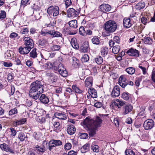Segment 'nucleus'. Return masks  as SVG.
Wrapping results in <instances>:
<instances>
[{"mask_svg": "<svg viewBox=\"0 0 155 155\" xmlns=\"http://www.w3.org/2000/svg\"><path fill=\"white\" fill-rule=\"evenodd\" d=\"M102 120L101 117H96L95 120H90L86 118L83 121V124L89 129V134L93 137L96 134L95 129L101 126Z\"/></svg>", "mask_w": 155, "mask_h": 155, "instance_id": "obj_1", "label": "nucleus"}, {"mask_svg": "<svg viewBox=\"0 0 155 155\" xmlns=\"http://www.w3.org/2000/svg\"><path fill=\"white\" fill-rule=\"evenodd\" d=\"M38 83V81H37L32 83L30 86L31 89L29 91V95L35 100L39 98L38 93H35L39 88Z\"/></svg>", "mask_w": 155, "mask_h": 155, "instance_id": "obj_2", "label": "nucleus"}, {"mask_svg": "<svg viewBox=\"0 0 155 155\" xmlns=\"http://www.w3.org/2000/svg\"><path fill=\"white\" fill-rule=\"evenodd\" d=\"M117 28V25L114 21L109 20L105 24V29L109 32H113L116 30Z\"/></svg>", "mask_w": 155, "mask_h": 155, "instance_id": "obj_3", "label": "nucleus"}, {"mask_svg": "<svg viewBox=\"0 0 155 155\" xmlns=\"http://www.w3.org/2000/svg\"><path fill=\"white\" fill-rule=\"evenodd\" d=\"M119 84L123 88L125 87L128 84L131 86L134 85V83L132 81L127 80L124 75H121L120 77L119 78Z\"/></svg>", "mask_w": 155, "mask_h": 155, "instance_id": "obj_4", "label": "nucleus"}, {"mask_svg": "<svg viewBox=\"0 0 155 155\" xmlns=\"http://www.w3.org/2000/svg\"><path fill=\"white\" fill-rule=\"evenodd\" d=\"M59 10V8L57 6H51L48 8L47 12L48 14L51 15L53 13V16H56L58 15Z\"/></svg>", "mask_w": 155, "mask_h": 155, "instance_id": "obj_5", "label": "nucleus"}, {"mask_svg": "<svg viewBox=\"0 0 155 155\" xmlns=\"http://www.w3.org/2000/svg\"><path fill=\"white\" fill-rule=\"evenodd\" d=\"M154 122L151 119L146 120L143 124L144 129L146 130H148L152 129L154 125Z\"/></svg>", "mask_w": 155, "mask_h": 155, "instance_id": "obj_6", "label": "nucleus"}, {"mask_svg": "<svg viewBox=\"0 0 155 155\" xmlns=\"http://www.w3.org/2000/svg\"><path fill=\"white\" fill-rule=\"evenodd\" d=\"M24 45L30 49L34 47V42L33 40L28 37H25L24 38Z\"/></svg>", "mask_w": 155, "mask_h": 155, "instance_id": "obj_7", "label": "nucleus"}, {"mask_svg": "<svg viewBox=\"0 0 155 155\" xmlns=\"http://www.w3.org/2000/svg\"><path fill=\"white\" fill-rule=\"evenodd\" d=\"M67 12L68 15L69 17H75L79 14L78 11H76L73 8H69Z\"/></svg>", "mask_w": 155, "mask_h": 155, "instance_id": "obj_8", "label": "nucleus"}, {"mask_svg": "<svg viewBox=\"0 0 155 155\" xmlns=\"http://www.w3.org/2000/svg\"><path fill=\"white\" fill-rule=\"evenodd\" d=\"M126 53L129 55L132 56L138 57L139 56V51L132 48L127 50Z\"/></svg>", "mask_w": 155, "mask_h": 155, "instance_id": "obj_9", "label": "nucleus"}, {"mask_svg": "<svg viewBox=\"0 0 155 155\" xmlns=\"http://www.w3.org/2000/svg\"><path fill=\"white\" fill-rule=\"evenodd\" d=\"M120 89L119 86L116 85L114 87L111 94V96L113 97H116L120 95Z\"/></svg>", "mask_w": 155, "mask_h": 155, "instance_id": "obj_10", "label": "nucleus"}, {"mask_svg": "<svg viewBox=\"0 0 155 155\" xmlns=\"http://www.w3.org/2000/svg\"><path fill=\"white\" fill-rule=\"evenodd\" d=\"M133 109V107L130 104L126 105L123 108V114L124 115L127 114L131 112Z\"/></svg>", "mask_w": 155, "mask_h": 155, "instance_id": "obj_11", "label": "nucleus"}, {"mask_svg": "<svg viewBox=\"0 0 155 155\" xmlns=\"http://www.w3.org/2000/svg\"><path fill=\"white\" fill-rule=\"evenodd\" d=\"M111 6L108 4H103L100 6V11L104 12H107L110 10Z\"/></svg>", "mask_w": 155, "mask_h": 155, "instance_id": "obj_12", "label": "nucleus"}, {"mask_svg": "<svg viewBox=\"0 0 155 155\" xmlns=\"http://www.w3.org/2000/svg\"><path fill=\"white\" fill-rule=\"evenodd\" d=\"M54 116L59 119L65 120L67 119L66 115L62 112H55L54 113Z\"/></svg>", "mask_w": 155, "mask_h": 155, "instance_id": "obj_13", "label": "nucleus"}, {"mask_svg": "<svg viewBox=\"0 0 155 155\" xmlns=\"http://www.w3.org/2000/svg\"><path fill=\"white\" fill-rule=\"evenodd\" d=\"M39 100L42 103L45 104H47L49 102L48 97L44 94L41 95L39 97Z\"/></svg>", "mask_w": 155, "mask_h": 155, "instance_id": "obj_14", "label": "nucleus"}, {"mask_svg": "<svg viewBox=\"0 0 155 155\" xmlns=\"http://www.w3.org/2000/svg\"><path fill=\"white\" fill-rule=\"evenodd\" d=\"M89 45L86 42L83 43L80 48V51L81 52H86L89 50Z\"/></svg>", "mask_w": 155, "mask_h": 155, "instance_id": "obj_15", "label": "nucleus"}, {"mask_svg": "<svg viewBox=\"0 0 155 155\" xmlns=\"http://www.w3.org/2000/svg\"><path fill=\"white\" fill-rule=\"evenodd\" d=\"M31 49L30 48L25 46L23 48L20 47L19 48V51L21 54H27L30 51Z\"/></svg>", "mask_w": 155, "mask_h": 155, "instance_id": "obj_16", "label": "nucleus"}, {"mask_svg": "<svg viewBox=\"0 0 155 155\" xmlns=\"http://www.w3.org/2000/svg\"><path fill=\"white\" fill-rule=\"evenodd\" d=\"M93 84V78L92 77H87L85 80V86L88 88L91 87Z\"/></svg>", "mask_w": 155, "mask_h": 155, "instance_id": "obj_17", "label": "nucleus"}, {"mask_svg": "<svg viewBox=\"0 0 155 155\" xmlns=\"http://www.w3.org/2000/svg\"><path fill=\"white\" fill-rule=\"evenodd\" d=\"M130 18H124V19L123 24L124 27L126 28H129L131 25L130 23Z\"/></svg>", "mask_w": 155, "mask_h": 155, "instance_id": "obj_18", "label": "nucleus"}, {"mask_svg": "<svg viewBox=\"0 0 155 155\" xmlns=\"http://www.w3.org/2000/svg\"><path fill=\"white\" fill-rule=\"evenodd\" d=\"M67 131L68 134L71 135L75 133L76 129L73 125H68Z\"/></svg>", "mask_w": 155, "mask_h": 155, "instance_id": "obj_19", "label": "nucleus"}, {"mask_svg": "<svg viewBox=\"0 0 155 155\" xmlns=\"http://www.w3.org/2000/svg\"><path fill=\"white\" fill-rule=\"evenodd\" d=\"M62 142L59 140H52L49 142L48 145H61Z\"/></svg>", "mask_w": 155, "mask_h": 155, "instance_id": "obj_20", "label": "nucleus"}, {"mask_svg": "<svg viewBox=\"0 0 155 155\" xmlns=\"http://www.w3.org/2000/svg\"><path fill=\"white\" fill-rule=\"evenodd\" d=\"M88 93L91 95L93 98H96L97 97V92L96 90L92 87H91L88 90Z\"/></svg>", "mask_w": 155, "mask_h": 155, "instance_id": "obj_21", "label": "nucleus"}, {"mask_svg": "<svg viewBox=\"0 0 155 155\" xmlns=\"http://www.w3.org/2000/svg\"><path fill=\"white\" fill-rule=\"evenodd\" d=\"M108 52V50L107 47H103L101 49V54L103 57H106Z\"/></svg>", "mask_w": 155, "mask_h": 155, "instance_id": "obj_22", "label": "nucleus"}, {"mask_svg": "<svg viewBox=\"0 0 155 155\" xmlns=\"http://www.w3.org/2000/svg\"><path fill=\"white\" fill-rule=\"evenodd\" d=\"M26 121V118H23L14 121L13 124L15 126L21 125L24 124Z\"/></svg>", "mask_w": 155, "mask_h": 155, "instance_id": "obj_23", "label": "nucleus"}, {"mask_svg": "<svg viewBox=\"0 0 155 155\" xmlns=\"http://www.w3.org/2000/svg\"><path fill=\"white\" fill-rule=\"evenodd\" d=\"M72 60L73 65L75 68L79 67L80 65L79 60L75 57L72 58Z\"/></svg>", "mask_w": 155, "mask_h": 155, "instance_id": "obj_24", "label": "nucleus"}, {"mask_svg": "<svg viewBox=\"0 0 155 155\" xmlns=\"http://www.w3.org/2000/svg\"><path fill=\"white\" fill-rule=\"evenodd\" d=\"M145 6V3L143 2H139L134 6L135 8L137 10H140L143 8Z\"/></svg>", "mask_w": 155, "mask_h": 155, "instance_id": "obj_25", "label": "nucleus"}, {"mask_svg": "<svg viewBox=\"0 0 155 155\" xmlns=\"http://www.w3.org/2000/svg\"><path fill=\"white\" fill-rule=\"evenodd\" d=\"M70 27L73 28H75L78 27L77 21L76 20H71L68 22Z\"/></svg>", "mask_w": 155, "mask_h": 155, "instance_id": "obj_26", "label": "nucleus"}, {"mask_svg": "<svg viewBox=\"0 0 155 155\" xmlns=\"http://www.w3.org/2000/svg\"><path fill=\"white\" fill-rule=\"evenodd\" d=\"M54 126L55 131L58 132L61 130V126L59 122H54Z\"/></svg>", "mask_w": 155, "mask_h": 155, "instance_id": "obj_27", "label": "nucleus"}, {"mask_svg": "<svg viewBox=\"0 0 155 155\" xmlns=\"http://www.w3.org/2000/svg\"><path fill=\"white\" fill-rule=\"evenodd\" d=\"M92 43L94 45H99L100 41L99 38L97 36H94L91 39Z\"/></svg>", "mask_w": 155, "mask_h": 155, "instance_id": "obj_28", "label": "nucleus"}, {"mask_svg": "<svg viewBox=\"0 0 155 155\" xmlns=\"http://www.w3.org/2000/svg\"><path fill=\"white\" fill-rule=\"evenodd\" d=\"M75 38H72L71 40V44L72 47L75 49H78L79 47L78 44L75 41Z\"/></svg>", "mask_w": 155, "mask_h": 155, "instance_id": "obj_29", "label": "nucleus"}, {"mask_svg": "<svg viewBox=\"0 0 155 155\" xmlns=\"http://www.w3.org/2000/svg\"><path fill=\"white\" fill-rule=\"evenodd\" d=\"M130 95L128 92H124L121 95V97L124 100H128L130 97Z\"/></svg>", "mask_w": 155, "mask_h": 155, "instance_id": "obj_30", "label": "nucleus"}, {"mask_svg": "<svg viewBox=\"0 0 155 155\" xmlns=\"http://www.w3.org/2000/svg\"><path fill=\"white\" fill-rule=\"evenodd\" d=\"M126 71L130 74H133L135 72V69L132 67H130L127 68L125 70Z\"/></svg>", "mask_w": 155, "mask_h": 155, "instance_id": "obj_31", "label": "nucleus"}, {"mask_svg": "<svg viewBox=\"0 0 155 155\" xmlns=\"http://www.w3.org/2000/svg\"><path fill=\"white\" fill-rule=\"evenodd\" d=\"M144 42L145 44L151 45L153 42L152 39L150 37H147L144 39Z\"/></svg>", "mask_w": 155, "mask_h": 155, "instance_id": "obj_32", "label": "nucleus"}, {"mask_svg": "<svg viewBox=\"0 0 155 155\" xmlns=\"http://www.w3.org/2000/svg\"><path fill=\"white\" fill-rule=\"evenodd\" d=\"M1 149L2 150H4L7 152H10L12 153H13L12 150L10 149L8 146H0Z\"/></svg>", "mask_w": 155, "mask_h": 155, "instance_id": "obj_33", "label": "nucleus"}, {"mask_svg": "<svg viewBox=\"0 0 155 155\" xmlns=\"http://www.w3.org/2000/svg\"><path fill=\"white\" fill-rule=\"evenodd\" d=\"M79 33L80 35L83 36H86V31L83 26H81L79 28Z\"/></svg>", "mask_w": 155, "mask_h": 155, "instance_id": "obj_34", "label": "nucleus"}, {"mask_svg": "<svg viewBox=\"0 0 155 155\" xmlns=\"http://www.w3.org/2000/svg\"><path fill=\"white\" fill-rule=\"evenodd\" d=\"M95 60L97 64H100L102 63L103 59L101 56H98L95 58Z\"/></svg>", "mask_w": 155, "mask_h": 155, "instance_id": "obj_35", "label": "nucleus"}, {"mask_svg": "<svg viewBox=\"0 0 155 155\" xmlns=\"http://www.w3.org/2000/svg\"><path fill=\"white\" fill-rule=\"evenodd\" d=\"M120 49V47L119 45H116L113 47L112 49V52L115 54H117Z\"/></svg>", "mask_w": 155, "mask_h": 155, "instance_id": "obj_36", "label": "nucleus"}, {"mask_svg": "<svg viewBox=\"0 0 155 155\" xmlns=\"http://www.w3.org/2000/svg\"><path fill=\"white\" fill-rule=\"evenodd\" d=\"M80 148L81 153H85L88 151L89 146H81V147Z\"/></svg>", "mask_w": 155, "mask_h": 155, "instance_id": "obj_37", "label": "nucleus"}, {"mask_svg": "<svg viewBox=\"0 0 155 155\" xmlns=\"http://www.w3.org/2000/svg\"><path fill=\"white\" fill-rule=\"evenodd\" d=\"M89 59V57L88 55L84 54L81 58V61L82 62H87Z\"/></svg>", "mask_w": 155, "mask_h": 155, "instance_id": "obj_38", "label": "nucleus"}, {"mask_svg": "<svg viewBox=\"0 0 155 155\" xmlns=\"http://www.w3.org/2000/svg\"><path fill=\"white\" fill-rule=\"evenodd\" d=\"M126 155H135V153L131 149H127L125 152Z\"/></svg>", "mask_w": 155, "mask_h": 155, "instance_id": "obj_39", "label": "nucleus"}, {"mask_svg": "<svg viewBox=\"0 0 155 155\" xmlns=\"http://www.w3.org/2000/svg\"><path fill=\"white\" fill-rule=\"evenodd\" d=\"M30 56L31 57L35 58L37 57V53L36 52V49L34 48L31 51L30 53Z\"/></svg>", "mask_w": 155, "mask_h": 155, "instance_id": "obj_40", "label": "nucleus"}, {"mask_svg": "<svg viewBox=\"0 0 155 155\" xmlns=\"http://www.w3.org/2000/svg\"><path fill=\"white\" fill-rule=\"evenodd\" d=\"M72 89L75 91V92L78 93H81L83 91L81 90L78 87L76 86V85H73L72 86Z\"/></svg>", "mask_w": 155, "mask_h": 155, "instance_id": "obj_41", "label": "nucleus"}, {"mask_svg": "<svg viewBox=\"0 0 155 155\" xmlns=\"http://www.w3.org/2000/svg\"><path fill=\"white\" fill-rule=\"evenodd\" d=\"M25 137L24 133L20 132L18 134V138L21 141H23L25 138Z\"/></svg>", "mask_w": 155, "mask_h": 155, "instance_id": "obj_42", "label": "nucleus"}, {"mask_svg": "<svg viewBox=\"0 0 155 155\" xmlns=\"http://www.w3.org/2000/svg\"><path fill=\"white\" fill-rule=\"evenodd\" d=\"M61 46L58 45H54L51 47V49L53 51H58L61 48Z\"/></svg>", "mask_w": 155, "mask_h": 155, "instance_id": "obj_43", "label": "nucleus"}, {"mask_svg": "<svg viewBox=\"0 0 155 155\" xmlns=\"http://www.w3.org/2000/svg\"><path fill=\"white\" fill-rule=\"evenodd\" d=\"M17 110L16 109L14 108L10 110L9 112V115H12L15 114H17Z\"/></svg>", "mask_w": 155, "mask_h": 155, "instance_id": "obj_44", "label": "nucleus"}, {"mask_svg": "<svg viewBox=\"0 0 155 155\" xmlns=\"http://www.w3.org/2000/svg\"><path fill=\"white\" fill-rule=\"evenodd\" d=\"M62 76L66 77L68 75V73L67 71L65 69L63 70L61 72L59 73Z\"/></svg>", "mask_w": 155, "mask_h": 155, "instance_id": "obj_45", "label": "nucleus"}, {"mask_svg": "<svg viewBox=\"0 0 155 155\" xmlns=\"http://www.w3.org/2000/svg\"><path fill=\"white\" fill-rule=\"evenodd\" d=\"M80 134L79 137L81 139H85L87 138L88 135L87 134L84 133H80Z\"/></svg>", "mask_w": 155, "mask_h": 155, "instance_id": "obj_46", "label": "nucleus"}, {"mask_svg": "<svg viewBox=\"0 0 155 155\" xmlns=\"http://www.w3.org/2000/svg\"><path fill=\"white\" fill-rule=\"evenodd\" d=\"M55 91L56 93L60 94L62 93V88L61 87H56L55 89Z\"/></svg>", "mask_w": 155, "mask_h": 155, "instance_id": "obj_47", "label": "nucleus"}, {"mask_svg": "<svg viewBox=\"0 0 155 155\" xmlns=\"http://www.w3.org/2000/svg\"><path fill=\"white\" fill-rule=\"evenodd\" d=\"M117 102H118L119 106H124L126 103L125 102L121 100H120L119 99H117L116 100Z\"/></svg>", "mask_w": 155, "mask_h": 155, "instance_id": "obj_48", "label": "nucleus"}, {"mask_svg": "<svg viewBox=\"0 0 155 155\" xmlns=\"http://www.w3.org/2000/svg\"><path fill=\"white\" fill-rule=\"evenodd\" d=\"M66 8H68L72 4L71 0H64Z\"/></svg>", "mask_w": 155, "mask_h": 155, "instance_id": "obj_49", "label": "nucleus"}, {"mask_svg": "<svg viewBox=\"0 0 155 155\" xmlns=\"http://www.w3.org/2000/svg\"><path fill=\"white\" fill-rule=\"evenodd\" d=\"M6 13L5 11H1L0 13V19L4 18L6 17Z\"/></svg>", "mask_w": 155, "mask_h": 155, "instance_id": "obj_50", "label": "nucleus"}, {"mask_svg": "<svg viewBox=\"0 0 155 155\" xmlns=\"http://www.w3.org/2000/svg\"><path fill=\"white\" fill-rule=\"evenodd\" d=\"M103 106V104L101 102H97L94 104V107L97 108H99Z\"/></svg>", "mask_w": 155, "mask_h": 155, "instance_id": "obj_51", "label": "nucleus"}, {"mask_svg": "<svg viewBox=\"0 0 155 155\" xmlns=\"http://www.w3.org/2000/svg\"><path fill=\"white\" fill-rule=\"evenodd\" d=\"M53 36L56 37H61L62 36V34L58 31H54Z\"/></svg>", "mask_w": 155, "mask_h": 155, "instance_id": "obj_52", "label": "nucleus"}, {"mask_svg": "<svg viewBox=\"0 0 155 155\" xmlns=\"http://www.w3.org/2000/svg\"><path fill=\"white\" fill-rule=\"evenodd\" d=\"M91 149L94 152H98L99 151V146H91Z\"/></svg>", "mask_w": 155, "mask_h": 155, "instance_id": "obj_53", "label": "nucleus"}, {"mask_svg": "<svg viewBox=\"0 0 155 155\" xmlns=\"http://www.w3.org/2000/svg\"><path fill=\"white\" fill-rule=\"evenodd\" d=\"M51 80V81L52 82V83H54L56 82L57 81L58 79V77L54 74L53 75V76Z\"/></svg>", "mask_w": 155, "mask_h": 155, "instance_id": "obj_54", "label": "nucleus"}, {"mask_svg": "<svg viewBox=\"0 0 155 155\" xmlns=\"http://www.w3.org/2000/svg\"><path fill=\"white\" fill-rule=\"evenodd\" d=\"M11 130V135L12 136H15L16 134V131L14 128L11 127L10 128Z\"/></svg>", "mask_w": 155, "mask_h": 155, "instance_id": "obj_55", "label": "nucleus"}, {"mask_svg": "<svg viewBox=\"0 0 155 155\" xmlns=\"http://www.w3.org/2000/svg\"><path fill=\"white\" fill-rule=\"evenodd\" d=\"M65 69H66L65 68H64V66L63 65L61 64H60L59 65V70H58V72L59 73L61 72L63 70H64Z\"/></svg>", "mask_w": 155, "mask_h": 155, "instance_id": "obj_56", "label": "nucleus"}, {"mask_svg": "<svg viewBox=\"0 0 155 155\" xmlns=\"http://www.w3.org/2000/svg\"><path fill=\"white\" fill-rule=\"evenodd\" d=\"M141 22L144 25H146L147 23L148 22L147 18L144 17L142 18Z\"/></svg>", "mask_w": 155, "mask_h": 155, "instance_id": "obj_57", "label": "nucleus"}, {"mask_svg": "<svg viewBox=\"0 0 155 155\" xmlns=\"http://www.w3.org/2000/svg\"><path fill=\"white\" fill-rule=\"evenodd\" d=\"M28 31V30L27 28H23L21 30V33L25 34H27Z\"/></svg>", "mask_w": 155, "mask_h": 155, "instance_id": "obj_58", "label": "nucleus"}, {"mask_svg": "<svg viewBox=\"0 0 155 155\" xmlns=\"http://www.w3.org/2000/svg\"><path fill=\"white\" fill-rule=\"evenodd\" d=\"M3 65L5 67H9L12 66V64L11 63L4 62L3 63Z\"/></svg>", "mask_w": 155, "mask_h": 155, "instance_id": "obj_59", "label": "nucleus"}, {"mask_svg": "<svg viewBox=\"0 0 155 155\" xmlns=\"http://www.w3.org/2000/svg\"><path fill=\"white\" fill-rule=\"evenodd\" d=\"M126 123L128 124H131L132 123V120L131 117L127 118L126 120Z\"/></svg>", "mask_w": 155, "mask_h": 155, "instance_id": "obj_60", "label": "nucleus"}, {"mask_svg": "<svg viewBox=\"0 0 155 155\" xmlns=\"http://www.w3.org/2000/svg\"><path fill=\"white\" fill-rule=\"evenodd\" d=\"M113 41L117 43H119L120 42V38L119 37L115 36L114 37Z\"/></svg>", "mask_w": 155, "mask_h": 155, "instance_id": "obj_61", "label": "nucleus"}, {"mask_svg": "<svg viewBox=\"0 0 155 155\" xmlns=\"http://www.w3.org/2000/svg\"><path fill=\"white\" fill-rule=\"evenodd\" d=\"M18 34L15 32H12L11 33L10 37L11 38H15L18 36Z\"/></svg>", "mask_w": 155, "mask_h": 155, "instance_id": "obj_62", "label": "nucleus"}, {"mask_svg": "<svg viewBox=\"0 0 155 155\" xmlns=\"http://www.w3.org/2000/svg\"><path fill=\"white\" fill-rule=\"evenodd\" d=\"M13 79L12 74L10 73L8 75V79L9 82H11L12 79Z\"/></svg>", "mask_w": 155, "mask_h": 155, "instance_id": "obj_63", "label": "nucleus"}, {"mask_svg": "<svg viewBox=\"0 0 155 155\" xmlns=\"http://www.w3.org/2000/svg\"><path fill=\"white\" fill-rule=\"evenodd\" d=\"M151 78L152 80L154 82H155V70L153 71L152 72Z\"/></svg>", "mask_w": 155, "mask_h": 155, "instance_id": "obj_64", "label": "nucleus"}]
</instances>
